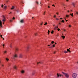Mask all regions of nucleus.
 Segmentation results:
<instances>
[{
	"label": "nucleus",
	"instance_id": "62",
	"mask_svg": "<svg viewBox=\"0 0 78 78\" xmlns=\"http://www.w3.org/2000/svg\"><path fill=\"white\" fill-rule=\"evenodd\" d=\"M60 19H62V18H60Z\"/></svg>",
	"mask_w": 78,
	"mask_h": 78
},
{
	"label": "nucleus",
	"instance_id": "14",
	"mask_svg": "<svg viewBox=\"0 0 78 78\" xmlns=\"http://www.w3.org/2000/svg\"><path fill=\"white\" fill-rule=\"evenodd\" d=\"M42 62H37V64H42Z\"/></svg>",
	"mask_w": 78,
	"mask_h": 78
},
{
	"label": "nucleus",
	"instance_id": "37",
	"mask_svg": "<svg viewBox=\"0 0 78 78\" xmlns=\"http://www.w3.org/2000/svg\"><path fill=\"white\" fill-rule=\"evenodd\" d=\"M15 17H13L12 18V19H13V20H15Z\"/></svg>",
	"mask_w": 78,
	"mask_h": 78
},
{
	"label": "nucleus",
	"instance_id": "1",
	"mask_svg": "<svg viewBox=\"0 0 78 78\" xmlns=\"http://www.w3.org/2000/svg\"><path fill=\"white\" fill-rule=\"evenodd\" d=\"M62 73L64 74V75H65V76L66 78H68L69 77V74H67V73H65L63 72H62Z\"/></svg>",
	"mask_w": 78,
	"mask_h": 78
},
{
	"label": "nucleus",
	"instance_id": "40",
	"mask_svg": "<svg viewBox=\"0 0 78 78\" xmlns=\"http://www.w3.org/2000/svg\"><path fill=\"white\" fill-rule=\"evenodd\" d=\"M65 19V20H66V21H68V20H66V18H64Z\"/></svg>",
	"mask_w": 78,
	"mask_h": 78
},
{
	"label": "nucleus",
	"instance_id": "44",
	"mask_svg": "<svg viewBox=\"0 0 78 78\" xmlns=\"http://www.w3.org/2000/svg\"><path fill=\"white\" fill-rule=\"evenodd\" d=\"M69 27H71V25H69Z\"/></svg>",
	"mask_w": 78,
	"mask_h": 78
},
{
	"label": "nucleus",
	"instance_id": "43",
	"mask_svg": "<svg viewBox=\"0 0 78 78\" xmlns=\"http://www.w3.org/2000/svg\"><path fill=\"white\" fill-rule=\"evenodd\" d=\"M63 31H66V30H65V29H63Z\"/></svg>",
	"mask_w": 78,
	"mask_h": 78
},
{
	"label": "nucleus",
	"instance_id": "61",
	"mask_svg": "<svg viewBox=\"0 0 78 78\" xmlns=\"http://www.w3.org/2000/svg\"><path fill=\"white\" fill-rule=\"evenodd\" d=\"M59 25H61V23H59Z\"/></svg>",
	"mask_w": 78,
	"mask_h": 78
},
{
	"label": "nucleus",
	"instance_id": "9",
	"mask_svg": "<svg viewBox=\"0 0 78 78\" xmlns=\"http://www.w3.org/2000/svg\"><path fill=\"white\" fill-rule=\"evenodd\" d=\"M20 23H24V21H23V20H21V21H20Z\"/></svg>",
	"mask_w": 78,
	"mask_h": 78
},
{
	"label": "nucleus",
	"instance_id": "63",
	"mask_svg": "<svg viewBox=\"0 0 78 78\" xmlns=\"http://www.w3.org/2000/svg\"><path fill=\"white\" fill-rule=\"evenodd\" d=\"M11 13H12V12H10V13H9V14H11Z\"/></svg>",
	"mask_w": 78,
	"mask_h": 78
},
{
	"label": "nucleus",
	"instance_id": "58",
	"mask_svg": "<svg viewBox=\"0 0 78 78\" xmlns=\"http://www.w3.org/2000/svg\"><path fill=\"white\" fill-rule=\"evenodd\" d=\"M8 66H10V63H9L8 64Z\"/></svg>",
	"mask_w": 78,
	"mask_h": 78
},
{
	"label": "nucleus",
	"instance_id": "8",
	"mask_svg": "<svg viewBox=\"0 0 78 78\" xmlns=\"http://www.w3.org/2000/svg\"><path fill=\"white\" fill-rule=\"evenodd\" d=\"M0 27H2V21H0Z\"/></svg>",
	"mask_w": 78,
	"mask_h": 78
},
{
	"label": "nucleus",
	"instance_id": "52",
	"mask_svg": "<svg viewBox=\"0 0 78 78\" xmlns=\"http://www.w3.org/2000/svg\"><path fill=\"white\" fill-rule=\"evenodd\" d=\"M1 66H2V67H3V66H4V65H1Z\"/></svg>",
	"mask_w": 78,
	"mask_h": 78
},
{
	"label": "nucleus",
	"instance_id": "29",
	"mask_svg": "<svg viewBox=\"0 0 78 78\" xmlns=\"http://www.w3.org/2000/svg\"><path fill=\"white\" fill-rule=\"evenodd\" d=\"M32 75H34V72H33L32 74Z\"/></svg>",
	"mask_w": 78,
	"mask_h": 78
},
{
	"label": "nucleus",
	"instance_id": "64",
	"mask_svg": "<svg viewBox=\"0 0 78 78\" xmlns=\"http://www.w3.org/2000/svg\"><path fill=\"white\" fill-rule=\"evenodd\" d=\"M68 12H69V10L68 11Z\"/></svg>",
	"mask_w": 78,
	"mask_h": 78
},
{
	"label": "nucleus",
	"instance_id": "42",
	"mask_svg": "<svg viewBox=\"0 0 78 78\" xmlns=\"http://www.w3.org/2000/svg\"><path fill=\"white\" fill-rule=\"evenodd\" d=\"M76 14L78 15V12H76Z\"/></svg>",
	"mask_w": 78,
	"mask_h": 78
},
{
	"label": "nucleus",
	"instance_id": "51",
	"mask_svg": "<svg viewBox=\"0 0 78 78\" xmlns=\"http://www.w3.org/2000/svg\"><path fill=\"white\" fill-rule=\"evenodd\" d=\"M69 0H66V2H69Z\"/></svg>",
	"mask_w": 78,
	"mask_h": 78
},
{
	"label": "nucleus",
	"instance_id": "53",
	"mask_svg": "<svg viewBox=\"0 0 78 78\" xmlns=\"http://www.w3.org/2000/svg\"><path fill=\"white\" fill-rule=\"evenodd\" d=\"M55 53H56V51H55L54 52V54H55Z\"/></svg>",
	"mask_w": 78,
	"mask_h": 78
},
{
	"label": "nucleus",
	"instance_id": "7",
	"mask_svg": "<svg viewBox=\"0 0 78 78\" xmlns=\"http://www.w3.org/2000/svg\"><path fill=\"white\" fill-rule=\"evenodd\" d=\"M75 4H76V3L75 2H72V5H73V6H74V7H75Z\"/></svg>",
	"mask_w": 78,
	"mask_h": 78
},
{
	"label": "nucleus",
	"instance_id": "21",
	"mask_svg": "<svg viewBox=\"0 0 78 78\" xmlns=\"http://www.w3.org/2000/svg\"><path fill=\"white\" fill-rule=\"evenodd\" d=\"M54 32V31L52 30V31L51 32V34H53Z\"/></svg>",
	"mask_w": 78,
	"mask_h": 78
},
{
	"label": "nucleus",
	"instance_id": "3",
	"mask_svg": "<svg viewBox=\"0 0 78 78\" xmlns=\"http://www.w3.org/2000/svg\"><path fill=\"white\" fill-rule=\"evenodd\" d=\"M57 28H58L57 30L58 31H59L60 30H61L60 29H59V28H58V27H57V26H56L55 27L54 29L55 30H57Z\"/></svg>",
	"mask_w": 78,
	"mask_h": 78
},
{
	"label": "nucleus",
	"instance_id": "22",
	"mask_svg": "<svg viewBox=\"0 0 78 78\" xmlns=\"http://www.w3.org/2000/svg\"><path fill=\"white\" fill-rule=\"evenodd\" d=\"M50 31L49 30H48V34H50Z\"/></svg>",
	"mask_w": 78,
	"mask_h": 78
},
{
	"label": "nucleus",
	"instance_id": "18",
	"mask_svg": "<svg viewBox=\"0 0 78 78\" xmlns=\"http://www.w3.org/2000/svg\"><path fill=\"white\" fill-rule=\"evenodd\" d=\"M70 15H71V16H72V17H73V13H70Z\"/></svg>",
	"mask_w": 78,
	"mask_h": 78
},
{
	"label": "nucleus",
	"instance_id": "24",
	"mask_svg": "<svg viewBox=\"0 0 78 78\" xmlns=\"http://www.w3.org/2000/svg\"><path fill=\"white\" fill-rule=\"evenodd\" d=\"M54 41H51V44H54Z\"/></svg>",
	"mask_w": 78,
	"mask_h": 78
},
{
	"label": "nucleus",
	"instance_id": "17",
	"mask_svg": "<svg viewBox=\"0 0 78 78\" xmlns=\"http://www.w3.org/2000/svg\"><path fill=\"white\" fill-rule=\"evenodd\" d=\"M5 60H6V61H9V59L8 58H5Z\"/></svg>",
	"mask_w": 78,
	"mask_h": 78
},
{
	"label": "nucleus",
	"instance_id": "10",
	"mask_svg": "<svg viewBox=\"0 0 78 78\" xmlns=\"http://www.w3.org/2000/svg\"><path fill=\"white\" fill-rule=\"evenodd\" d=\"M67 51L69 52V53L71 52V51H70V48L67 49Z\"/></svg>",
	"mask_w": 78,
	"mask_h": 78
},
{
	"label": "nucleus",
	"instance_id": "33",
	"mask_svg": "<svg viewBox=\"0 0 78 78\" xmlns=\"http://www.w3.org/2000/svg\"><path fill=\"white\" fill-rule=\"evenodd\" d=\"M3 5L2 4L1 5L2 8H3Z\"/></svg>",
	"mask_w": 78,
	"mask_h": 78
},
{
	"label": "nucleus",
	"instance_id": "28",
	"mask_svg": "<svg viewBox=\"0 0 78 78\" xmlns=\"http://www.w3.org/2000/svg\"><path fill=\"white\" fill-rule=\"evenodd\" d=\"M6 8H7V6H5L4 7V9H6Z\"/></svg>",
	"mask_w": 78,
	"mask_h": 78
},
{
	"label": "nucleus",
	"instance_id": "56",
	"mask_svg": "<svg viewBox=\"0 0 78 78\" xmlns=\"http://www.w3.org/2000/svg\"><path fill=\"white\" fill-rule=\"evenodd\" d=\"M28 48H29V47H27V50L28 49Z\"/></svg>",
	"mask_w": 78,
	"mask_h": 78
},
{
	"label": "nucleus",
	"instance_id": "30",
	"mask_svg": "<svg viewBox=\"0 0 78 78\" xmlns=\"http://www.w3.org/2000/svg\"><path fill=\"white\" fill-rule=\"evenodd\" d=\"M37 33H35V36H37Z\"/></svg>",
	"mask_w": 78,
	"mask_h": 78
},
{
	"label": "nucleus",
	"instance_id": "60",
	"mask_svg": "<svg viewBox=\"0 0 78 78\" xmlns=\"http://www.w3.org/2000/svg\"><path fill=\"white\" fill-rule=\"evenodd\" d=\"M62 5H63L64 6H65V5L64 4H62Z\"/></svg>",
	"mask_w": 78,
	"mask_h": 78
},
{
	"label": "nucleus",
	"instance_id": "20",
	"mask_svg": "<svg viewBox=\"0 0 78 78\" xmlns=\"http://www.w3.org/2000/svg\"><path fill=\"white\" fill-rule=\"evenodd\" d=\"M69 17V15H66V17Z\"/></svg>",
	"mask_w": 78,
	"mask_h": 78
},
{
	"label": "nucleus",
	"instance_id": "6",
	"mask_svg": "<svg viewBox=\"0 0 78 78\" xmlns=\"http://www.w3.org/2000/svg\"><path fill=\"white\" fill-rule=\"evenodd\" d=\"M2 16L3 18V19L2 20V21L3 22H5V20H5V17L3 15Z\"/></svg>",
	"mask_w": 78,
	"mask_h": 78
},
{
	"label": "nucleus",
	"instance_id": "19",
	"mask_svg": "<svg viewBox=\"0 0 78 78\" xmlns=\"http://www.w3.org/2000/svg\"><path fill=\"white\" fill-rule=\"evenodd\" d=\"M62 38H63V39H64L65 38V36H62Z\"/></svg>",
	"mask_w": 78,
	"mask_h": 78
},
{
	"label": "nucleus",
	"instance_id": "12",
	"mask_svg": "<svg viewBox=\"0 0 78 78\" xmlns=\"http://www.w3.org/2000/svg\"><path fill=\"white\" fill-rule=\"evenodd\" d=\"M14 11H16L17 12H19V11L18 10H16V9H15L14 10Z\"/></svg>",
	"mask_w": 78,
	"mask_h": 78
},
{
	"label": "nucleus",
	"instance_id": "23",
	"mask_svg": "<svg viewBox=\"0 0 78 78\" xmlns=\"http://www.w3.org/2000/svg\"><path fill=\"white\" fill-rule=\"evenodd\" d=\"M64 53H67L68 52L67 51H64Z\"/></svg>",
	"mask_w": 78,
	"mask_h": 78
},
{
	"label": "nucleus",
	"instance_id": "39",
	"mask_svg": "<svg viewBox=\"0 0 78 78\" xmlns=\"http://www.w3.org/2000/svg\"><path fill=\"white\" fill-rule=\"evenodd\" d=\"M12 20H10V21L11 22H12Z\"/></svg>",
	"mask_w": 78,
	"mask_h": 78
},
{
	"label": "nucleus",
	"instance_id": "35",
	"mask_svg": "<svg viewBox=\"0 0 78 78\" xmlns=\"http://www.w3.org/2000/svg\"><path fill=\"white\" fill-rule=\"evenodd\" d=\"M4 53H6L7 51H4Z\"/></svg>",
	"mask_w": 78,
	"mask_h": 78
},
{
	"label": "nucleus",
	"instance_id": "49",
	"mask_svg": "<svg viewBox=\"0 0 78 78\" xmlns=\"http://www.w3.org/2000/svg\"><path fill=\"white\" fill-rule=\"evenodd\" d=\"M2 36H3V35H0V37H2Z\"/></svg>",
	"mask_w": 78,
	"mask_h": 78
},
{
	"label": "nucleus",
	"instance_id": "55",
	"mask_svg": "<svg viewBox=\"0 0 78 78\" xmlns=\"http://www.w3.org/2000/svg\"><path fill=\"white\" fill-rule=\"evenodd\" d=\"M48 47H50V45H48Z\"/></svg>",
	"mask_w": 78,
	"mask_h": 78
},
{
	"label": "nucleus",
	"instance_id": "25",
	"mask_svg": "<svg viewBox=\"0 0 78 78\" xmlns=\"http://www.w3.org/2000/svg\"><path fill=\"white\" fill-rule=\"evenodd\" d=\"M52 47H55V45L54 44L52 45Z\"/></svg>",
	"mask_w": 78,
	"mask_h": 78
},
{
	"label": "nucleus",
	"instance_id": "4",
	"mask_svg": "<svg viewBox=\"0 0 78 78\" xmlns=\"http://www.w3.org/2000/svg\"><path fill=\"white\" fill-rule=\"evenodd\" d=\"M17 55L16 54H15L12 56L13 58L14 59H15L16 58H17Z\"/></svg>",
	"mask_w": 78,
	"mask_h": 78
},
{
	"label": "nucleus",
	"instance_id": "2",
	"mask_svg": "<svg viewBox=\"0 0 78 78\" xmlns=\"http://www.w3.org/2000/svg\"><path fill=\"white\" fill-rule=\"evenodd\" d=\"M72 76L73 78H75L77 76V74L76 73H73L72 74Z\"/></svg>",
	"mask_w": 78,
	"mask_h": 78
},
{
	"label": "nucleus",
	"instance_id": "48",
	"mask_svg": "<svg viewBox=\"0 0 78 78\" xmlns=\"http://www.w3.org/2000/svg\"><path fill=\"white\" fill-rule=\"evenodd\" d=\"M8 2H9V0L7 1H6V2L7 3H8Z\"/></svg>",
	"mask_w": 78,
	"mask_h": 78
},
{
	"label": "nucleus",
	"instance_id": "36",
	"mask_svg": "<svg viewBox=\"0 0 78 78\" xmlns=\"http://www.w3.org/2000/svg\"><path fill=\"white\" fill-rule=\"evenodd\" d=\"M10 48H12V46H11V44H10Z\"/></svg>",
	"mask_w": 78,
	"mask_h": 78
},
{
	"label": "nucleus",
	"instance_id": "41",
	"mask_svg": "<svg viewBox=\"0 0 78 78\" xmlns=\"http://www.w3.org/2000/svg\"><path fill=\"white\" fill-rule=\"evenodd\" d=\"M52 6H54V7H55V6L54 5H52Z\"/></svg>",
	"mask_w": 78,
	"mask_h": 78
},
{
	"label": "nucleus",
	"instance_id": "13",
	"mask_svg": "<svg viewBox=\"0 0 78 78\" xmlns=\"http://www.w3.org/2000/svg\"><path fill=\"white\" fill-rule=\"evenodd\" d=\"M13 68L15 69H16V70H17V66H13Z\"/></svg>",
	"mask_w": 78,
	"mask_h": 78
},
{
	"label": "nucleus",
	"instance_id": "34",
	"mask_svg": "<svg viewBox=\"0 0 78 78\" xmlns=\"http://www.w3.org/2000/svg\"><path fill=\"white\" fill-rule=\"evenodd\" d=\"M61 22H63V23H64V20H62L61 21Z\"/></svg>",
	"mask_w": 78,
	"mask_h": 78
},
{
	"label": "nucleus",
	"instance_id": "16",
	"mask_svg": "<svg viewBox=\"0 0 78 78\" xmlns=\"http://www.w3.org/2000/svg\"><path fill=\"white\" fill-rule=\"evenodd\" d=\"M19 57H20V58H22V54H20V56H19Z\"/></svg>",
	"mask_w": 78,
	"mask_h": 78
},
{
	"label": "nucleus",
	"instance_id": "5",
	"mask_svg": "<svg viewBox=\"0 0 78 78\" xmlns=\"http://www.w3.org/2000/svg\"><path fill=\"white\" fill-rule=\"evenodd\" d=\"M57 78H58V77H59V76H62V75L60 74L57 73Z\"/></svg>",
	"mask_w": 78,
	"mask_h": 78
},
{
	"label": "nucleus",
	"instance_id": "45",
	"mask_svg": "<svg viewBox=\"0 0 78 78\" xmlns=\"http://www.w3.org/2000/svg\"><path fill=\"white\" fill-rule=\"evenodd\" d=\"M56 19L57 20H59V19H57V18H56Z\"/></svg>",
	"mask_w": 78,
	"mask_h": 78
},
{
	"label": "nucleus",
	"instance_id": "57",
	"mask_svg": "<svg viewBox=\"0 0 78 78\" xmlns=\"http://www.w3.org/2000/svg\"><path fill=\"white\" fill-rule=\"evenodd\" d=\"M56 14H57V15H58V12L56 13Z\"/></svg>",
	"mask_w": 78,
	"mask_h": 78
},
{
	"label": "nucleus",
	"instance_id": "46",
	"mask_svg": "<svg viewBox=\"0 0 78 78\" xmlns=\"http://www.w3.org/2000/svg\"><path fill=\"white\" fill-rule=\"evenodd\" d=\"M56 15H54V17L55 18L56 17Z\"/></svg>",
	"mask_w": 78,
	"mask_h": 78
},
{
	"label": "nucleus",
	"instance_id": "15",
	"mask_svg": "<svg viewBox=\"0 0 78 78\" xmlns=\"http://www.w3.org/2000/svg\"><path fill=\"white\" fill-rule=\"evenodd\" d=\"M15 7H14V6H12V8H11V9H14Z\"/></svg>",
	"mask_w": 78,
	"mask_h": 78
},
{
	"label": "nucleus",
	"instance_id": "32",
	"mask_svg": "<svg viewBox=\"0 0 78 78\" xmlns=\"http://www.w3.org/2000/svg\"><path fill=\"white\" fill-rule=\"evenodd\" d=\"M52 47H53L52 46H51V47H49V48H52Z\"/></svg>",
	"mask_w": 78,
	"mask_h": 78
},
{
	"label": "nucleus",
	"instance_id": "27",
	"mask_svg": "<svg viewBox=\"0 0 78 78\" xmlns=\"http://www.w3.org/2000/svg\"><path fill=\"white\" fill-rule=\"evenodd\" d=\"M15 50H16V51H18V48H16L15 49Z\"/></svg>",
	"mask_w": 78,
	"mask_h": 78
},
{
	"label": "nucleus",
	"instance_id": "47",
	"mask_svg": "<svg viewBox=\"0 0 78 78\" xmlns=\"http://www.w3.org/2000/svg\"><path fill=\"white\" fill-rule=\"evenodd\" d=\"M43 23V22H42V23H41V25H42Z\"/></svg>",
	"mask_w": 78,
	"mask_h": 78
},
{
	"label": "nucleus",
	"instance_id": "59",
	"mask_svg": "<svg viewBox=\"0 0 78 78\" xmlns=\"http://www.w3.org/2000/svg\"><path fill=\"white\" fill-rule=\"evenodd\" d=\"M52 45H53V44H50L51 46H52Z\"/></svg>",
	"mask_w": 78,
	"mask_h": 78
},
{
	"label": "nucleus",
	"instance_id": "50",
	"mask_svg": "<svg viewBox=\"0 0 78 78\" xmlns=\"http://www.w3.org/2000/svg\"><path fill=\"white\" fill-rule=\"evenodd\" d=\"M2 46H3V47L4 48V46H5V45H4V44H3L2 45Z\"/></svg>",
	"mask_w": 78,
	"mask_h": 78
},
{
	"label": "nucleus",
	"instance_id": "54",
	"mask_svg": "<svg viewBox=\"0 0 78 78\" xmlns=\"http://www.w3.org/2000/svg\"><path fill=\"white\" fill-rule=\"evenodd\" d=\"M48 8H50V6H48Z\"/></svg>",
	"mask_w": 78,
	"mask_h": 78
},
{
	"label": "nucleus",
	"instance_id": "31",
	"mask_svg": "<svg viewBox=\"0 0 78 78\" xmlns=\"http://www.w3.org/2000/svg\"><path fill=\"white\" fill-rule=\"evenodd\" d=\"M36 3H37V5H39V2H38L36 1Z\"/></svg>",
	"mask_w": 78,
	"mask_h": 78
},
{
	"label": "nucleus",
	"instance_id": "26",
	"mask_svg": "<svg viewBox=\"0 0 78 78\" xmlns=\"http://www.w3.org/2000/svg\"><path fill=\"white\" fill-rule=\"evenodd\" d=\"M47 25V23H44V25Z\"/></svg>",
	"mask_w": 78,
	"mask_h": 78
},
{
	"label": "nucleus",
	"instance_id": "38",
	"mask_svg": "<svg viewBox=\"0 0 78 78\" xmlns=\"http://www.w3.org/2000/svg\"><path fill=\"white\" fill-rule=\"evenodd\" d=\"M1 37L2 39H3V40H4V38L3 37Z\"/></svg>",
	"mask_w": 78,
	"mask_h": 78
},
{
	"label": "nucleus",
	"instance_id": "11",
	"mask_svg": "<svg viewBox=\"0 0 78 78\" xmlns=\"http://www.w3.org/2000/svg\"><path fill=\"white\" fill-rule=\"evenodd\" d=\"M21 73H25V71L23 70H22L21 71Z\"/></svg>",
	"mask_w": 78,
	"mask_h": 78
}]
</instances>
